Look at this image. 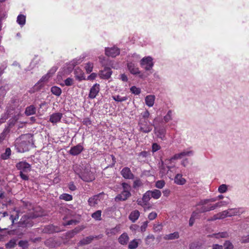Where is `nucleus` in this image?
Wrapping results in <instances>:
<instances>
[{
    "instance_id": "423d86ee",
    "label": "nucleus",
    "mask_w": 249,
    "mask_h": 249,
    "mask_svg": "<svg viewBox=\"0 0 249 249\" xmlns=\"http://www.w3.org/2000/svg\"><path fill=\"white\" fill-rule=\"evenodd\" d=\"M16 167L18 170L22 173H28L31 170V165L25 161L18 162L16 165Z\"/></svg>"
},
{
    "instance_id": "338daca9",
    "label": "nucleus",
    "mask_w": 249,
    "mask_h": 249,
    "mask_svg": "<svg viewBox=\"0 0 249 249\" xmlns=\"http://www.w3.org/2000/svg\"><path fill=\"white\" fill-rule=\"evenodd\" d=\"M157 216V214L156 213L152 212L149 214L148 217L149 220H154V219H155Z\"/></svg>"
},
{
    "instance_id": "2eb2a0df",
    "label": "nucleus",
    "mask_w": 249,
    "mask_h": 249,
    "mask_svg": "<svg viewBox=\"0 0 249 249\" xmlns=\"http://www.w3.org/2000/svg\"><path fill=\"white\" fill-rule=\"evenodd\" d=\"M83 146L79 144L72 147L69 151V153L72 156H76L79 155L83 150Z\"/></svg>"
},
{
    "instance_id": "a211bd4d",
    "label": "nucleus",
    "mask_w": 249,
    "mask_h": 249,
    "mask_svg": "<svg viewBox=\"0 0 249 249\" xmlns=\"http://www.w3.org/2000/svg\"><path fill=\"white\" fill-rule=\"evenodd\" d=\"M232 211L233 210L232 209H230L228 210L224 211L221 213H218L219 219H223L228 216L231 217L232 215H235L236 213H230V212Z\"/></svg>"
},
{
    "instance_id": "bb28decb",
    "label": "nucleus",
    "mask_w": 249,
    "mask_h": 249,
    "mask_svg": "<svg viewBox=\"0 0 249 249\" xmlns=\"http://www.w3.org/2000/svg\"><path fill=\"white\" fill-rule=\"evenodd\" d=\"M51 91L53 94L57 96H59L62 93L61 89L56 86L52 87L51 88Z\"/></svg>"
},
{
    "instance_id": "ddd939ff",
    "label": "nucleus",
    "mask_w": 249,
    "mask_h": 249,
    "mask_svg": "<svg viewBox=\"0 0 249 249\" xmlns=\"http://www.w3.org/2000/svg\"><path fill=\"white\" fill-rule=\"evenodd\" d=\"M63 117V114L60 112L53 113L50 117L49 121L53 124L59 122Z\"/></svg>"
},
{
    "instance_id": "ea45409f",
    "label": "nucleus",
    "mask_w": 249,
    "mask_h": 249,
    "mask_svg": "<svg viewBox=\"0 0 249 249\" xmlns=\"http://www.w3.org/2000/svg\"><path fill=\"white\" fill-rule=\"evenodd\" d=\"M142 117H141L139 120H148V118L150 115V113L149 111L146 110L143 113H141Z\"/></svg>"
},
{
    "instance_id": "f8f14e48",
    "label": "nucleus",
    "mask_w": 249,
    "mask_h": 249,
    "mask_svg": "<svg viewBox=\"0 0 249 249\" xmlns=\"http://www.w3.org/2000/svg\"><path fill=\"white\" fill-rule=\"evenodd\" d=\"M131 196V194L130 192L123 191L121 194L118 195L115 197V200L116 201H125L128 198H129Z\"/></svg>"
},
{
    "instance_id": "7ed1b4c3",
    "label": "nucleus",
    "mask_w": 249,
    "mask_h": 249,
    "mask_svg": "<svg viewBox=\"0 0 249 249\" xmlns=\"http://www.w3.org/2000/svg\"><path fill=\"white\" fill-rule=\"evenodd\" d=\"M149 122L148 120H139L138 126H139V130L144 133L150 132L152 129V124H148Z\"/></svg>"
},
{
    "instance_id": "58836bf2",
    "label": "nucleus",
    "mask_w": 249,
    "mask_h": 249,
    "mask_svg": "<svg viewBox=\"0 0 249 249\" xmlns=\"http://www.w3.org/2000/svg\"><path fill=\"white\" fill-rule=\"evenodd\" d=\"M201 244L199 242H193L190 244V249H200L201 247Z\"/></svg>"
},
{
    "instance_id": "4be33fe9",
    "label": "nucleus",
    "mask_w": 249,
    "mask_h": 249,
    "mask_svg": "<svg viewBox=\"0 0 249 249\" xmlns=\"http://www.w3.org/2000/svg\"><path fill=\"white\" fill-rule=\"evenodd\" d=\"M155 96L153 95H147L145 98V104L149 107H151L154 104Z\"/></svg>"
},
{
    "instance_id": "864d4df0",
    "label": "nucleus",
    "mask_w": 249,
    "mask_h": 249,
    "mask_svg": "<svg viewBox=\"0 0 249 249\" xmlns=\"http://www.w3.org/2000/svg\"><path fill=\"white\" fill-rule=\"evenodd\" d=\"M65 85L67 86H71L73 84V79L68 78L64 81Z\"/></svg>"
},
{
    "instance_id": "473e14b6",
    "label": "nucleus",
    "mask_w": 249,
    "mask_h": 249,
    "mask_svg": "<svg viewBox=\"0 0 249 249\" xmlns=\"http://www.w3.org/2000/svg\"><path fill=\"white\" fill-rule=\"evenodd\" d=\"M16 242L17 240L15 239H12L5 244V247L7 249L14 248L16 245Z\"/></svg>"
},
{
    "instance_id": "e433bc0d",
    "label": "nucleus",
    "mask_w": 249,
    "mask_h": 249,
    "mask_svg": "<svg viewBox=\"0 0 249 249\" xmlns=\"http://www.w3.org/2000/svg\"><path fill=\"white\" fill-rule=\"evenodd\" d=\"M151 196L150 195V190L147 191L142 196V199L144 202H146L147 204H148V202L150 199L151 198Z\"/></svg>"
},
{
    "instance_id": "4468645a",
    "label": "nucleus",
    "mask_w": 249,
    "mask_h": 249,
    "mask_svg": "<svg viewBox=\"0 0 249 249\" xmlns=\"http://www.w3.org/2000/svg\"><path fill=\"white\" fill-rule=\"evenodd\" d=\"M84 228L76 227L73 230L68 231L66 234V237L67 239L72 238L76 234L82 231Z\"/></svg>"
},
{
    "instance_id": "bf43d9fd",
    "label": "nucleus",
    "mask_w": 249,
    "mask_h": 249,
    "mask_svg": "<svg viewBox=\"0 0 249 249\" xmlns=\"http://www.w3.org/2000/svg\"><path fill=\"white\" fill-rule=\"evenodd\" d=\"M75 77L79 81L85 79L84 73L82 71L81 72H79L78 74H76L75 75Z\"/></svg>"
},
{
    "instance_id": "a878e982",
    "label": "nucleus",
    "mask_w": 249,
    "mask_h": 249,
    "mask_svg": "<svg viewBox=\"0 0 249 249\" xmlns=\"http://www.w3.org/2000/svg\"><path fill=\"white\" fill-rule=\"evenodd\" d=\"M179 238V233L178 232H174L172 233L166 235L164 239L166 240H173Z\"/></svg>"
},
{
    "instance_id": "4c0bfd02",
    "label": "nucleus",
    "mask_w": 249,
    "mask_h": 249,
    "mask_svg": "<svg viewBox=\"0 0 249 249\" xmlns=\"http://www.w3.org/2000/svg\"><path fill=\"white\" fill-rule=\"evenodd\" d=\"M155 240V236L153 234H149L145 239V244L149 245L152 242Z\"/></svg>"
},
{
    "instance_id": "f03ea898",
    "label": "nucleus",
    "mask_w": 249,
    "mask_h": 249,
    "mask_svg": "<svg viewBox=\"0 0 249 249\" xmlns=\"http://www.w3.org/2000/svg\"><path fill=\"white\" fill-rule=\"evenodd\" d=\"M80 167L81 170L80 172H77L79 178L85 182L92 181L94 179V177L89 169L87 167L83 168L81 166Z\"/></svg>"
},
{
    "instance_id": "79ce46f5",
    "label": "nucleus",
    "mask_w": 249,
    "mask_h": 249,
    "mask_svg": "<svg viewBox=\"0 0 249 249\" xmlns=\"http://www.w3.org/2000/svg\"><path fill=\"white\" fill-rule=\"evenodd\" d=\"M93 65L92 63L89 62L86 64L85 69L88 73L91 72L92 71Z\"/></svg>"
},
{
    "instance_id": "5701e85b",
    "label": "nucleus",
    "mask_w": 249,
    "mask_h": 249,
    "mask_svg": "<svg viewBox=\"0 0 249 249\" xmlns=\"http://www.w3.org/2000/svg\"><path fill=\"white\" fill-rule=\"evenodd\" d=\"M174 182L178 185H182L185 183L186 180L185 178H182L181 174H178L175 177Z\"/></svg>"
},
{
    "instance_id": "8fccbe9b",
    "label": "nucleus",
    "mask_w": 249,
    "mask_h": 249,
    "mask_svg": "<svg viewBox=\"0 0 249 249\" xmlns=\"http://www.w3.org/2000/svg\"><path fill=\"white\" fill-rule=\"evenodd\" d=\"M122 186L123 188V191L130 192L131 189V186L128 183L123 182L122 184Z\"/></svg>"
},
{
    "instance_id": "c756f323",
    "label": "nucleus",
    "mask_w": 249,
    "mask_h": 249,
    "mask_svg": "<svg viewBox=\"0 0 249 249\" xmlns=\"http://www.w3.org/2000/svg\"><path fill=\"white\" fill-rule=\"evenodd\" d=\"M82 62L81 59H73L72 61L70 62L68 66V69H73V68L77 64Z\"/></svg>"
},
{
    "instance_id": "052dcab7",
    "label": "nucleus",
    "mask_w": 249,
    "mask_h": 249,
    "mask_svg": "<svg viewBox=\"0 0 249 249\" xmlns=\"http://www.w3.org/2000/svg\"><path fill=\"white\" fill-rule=\"evenodd\" d=\"M82 123L83 124L88 126L91 124V121L90 120V118L88 117L85 118L82 121Z\"/></svg>"
},
{
    "instance_id": "aec40b11",
    "label": "nucleus",
    "mask_w": 249,
    "mask_h": 249,
    "mask_svg": "<svg viewBox=\"0 0 249 249\" xmlns=\"http://www.w3.org/2000/svg\"><path fill=\"white\" fill-rule=\"evenodd\" d=\"M127 68L130 73L132 74L140 73L139 69L135 66L134 64L131 62L127 64Z\"/></svg>"
},
{
    "instance_id": "69168bd1",
    "label": "nucleus",
    "mask_w": 249,
    "mask_h": 249,
    "mask_svg": "<svg viewBox=\"0 0 249 249\" xmlns=\"http://www.w3.org/2000/svg\"><path fill=\"white\" fill-rule=\"evenodd\" d=\"M148 222L147 221H145L142 223V225L141 227V231L142 232H144L145 231L147 227Z\"/></svg>"
},
{
    "instance_id": "393cba45",
    "label": "nucleus",
    "mask_w": 249,
    "mask_h": 249,
    "mask_svg": "<svg viewBox=\"0 0 249 249\" xmlns=\"http://www.w3.org/2000/svg\"><path fill=\"white\" fill-rule=\"evenodd\" d=\"M11 155V150L9 147L6 148L4 153L1 154V158L3 160H8Z\"/></svg>"
},
{
    "instance_id": "49530a36",
    "label": "nucleus",
    "mask_w": 249,
    "mask_h": 249,
    "mask_svg": "<svg viewBox=\"0 0 249 249\" xmlns=\"http://www.w3.org/2000/svg\"><path fill=\"white\" fill-rule=\"evenodd\" d=\"M45 230L46 232H48L49 233H53L55 232L54 229V226L53 225H48L45 228Z\"/></svg>"
},
{
    "instance_id": "39448f33",
    "label": "nucleus",
    "mask_w": 249,
    "mask_h": 249,
    "mask_svg": "<svg viewBox=\"0 0 249 249\" xmlns=\"http://www.w3.org/2000/svg\"><path fill=\"white\" fill-rule=\"evenodd\" d=\"M140 64L146 71H149L152 69L154 65L153 59L150 56L143 57L141 60Z\"/></svg>"
},
{
    "instance_id": "b1692460",
    "label": "nucleus",
    "mask_w": 249,
    "mask_h": 249,
    "mask_svg": "<svg viewBox=\"0 0 249 249\" xmlns=\"http://www.w3.org/2000/svg\"><path fill=\"white\" fill-rule=\"evenodd\" d=\"M36 108L34 105H30L25 108V114L26 116H30L35 114Z\"/></svg>"
},
{
    "instance_id": "f704fd0d",
    "label": "nucleus",
    "mask_w": 249,
    "mask_h": 249,
    "mask_svg": "<svg viewBox=\"0 0 249 249\" xmlns=\"http://www.w3.org/2000/svg\"><path fill=\"white\" fill-rule=\"evenodd\" d=\"M59 198L65 201H70L72 199V196L68 194H63L59 196Z\"/></svg>"
},
{
    "instance_id": "1a4fd4ad",
    "label": "nucleus",
    "mask_w": 249,
    "mask_h": 249,
    "mask_svg": "<svg viewBox=\"0 0 249 249\" xmlns=\"http://www.w3.org/2000/svg\"><path fill=\"white\" fill-rule=\"evenodd\" d=\"M121 174L125 179H132L134 178V175L131 172V170L127 167L124 168L122 170Z\"/></svg>"
},
{
    "instance_id": "dca6fc26",
    "label": "nucleus",
    "mask_w": 249,
    "mask_h": 249,
    "mask_svg": "<svg viewBox=\"0 0 249 249\" xmlns=\"http://www.w3.org/2000/svg\"><path fill=\"white\" fill-rule=\"evenodd\" d=\"M100 238H101L100 235L95 236H89L81 240L79 242V244L80 246L88 245L94 239H98Z\"/></svg>"
},
{
    "instance_id": "72a5a7b5",
    "label": "nucleus",
    "mask_w": 249,
    "mask_h": 249,
    "mask_svg": "<svg viewBox=\"0 0 249 249\" xmlns=\"http://www.w3.org/2000/svg\"><path fill=\"white\" fill-rule=\"evenodd\" d=\"M101 213L102 212L101 210H98L93 213L92 214L91 216L96 220H100L101 219Z\"/></svg>"
},
{
    "instance_id": "de8ad7c7",
    "label": "nucleus",
    "mask_w": 249,
    "mask_h": 249,
    "mask_svg": "<svg viewBox=\"0 0 249 249\" xmlns=\"http://www.w3.org/2000/svg\"><path fill=\"white\" fill-rule=\"evenodd\" d=\"M168 170H166V167L164 166L163 162H162V165L160 167V172L162 174H168V171L171 168L170 166H167Z\"/></svg>"
},
{
    "instance_id": "20e7f679",
    "label": "nucleus",
    "mask_w": 249,
    "mask_h": 249,
    "mask_svg": "<svg viewBox=\"0 0 249 249\" xmlns=\"http://www.w3.org/2000/svg\"><path fill=\"white\" fill-rule=\"evenodd\" d=\"M32 142L29 140H23L19 143L16 144V147L18 152H24L29 150Z\"/></svg>"
},
{
    "instance_id": "6ab92c4d",
    "label": "nucleus",
    "mask_w": 249,
    "mask_h": 249,
    "mask_svg": "<svg viewBox=\"0 0 249 249\" xmlns=\"http://www.w3.org/2000/svg\"><path fill=\"white\" fill-rule=\"evenodd\" d=\"M101 194L100 193L98 195H94L92 197L89 198L88 200L89 204L91 207L95 206V205L97 204L99 201L100 200L99 197Z\"/></svg>"
},
{
    "instance_id": "9d476101",
    "label": "nucleus",
    "mask_w": 249,
    "mask_h": 249,
    "mask_svg": "<svg viewBox=\"0 0 249 249\" xmlns=\"http://www.w3.org/2000/svg\"><path fill=\"white\" fill-rule=\"evenodd\" d=\"M105 53L108 56L114 57L120 54V50L116 47L108 48L106 49Z\"/></svg>"
},
{
    "instance_id": "3c124183",
    "label": "nucleus",
    "mask_w": 249,
    "mask_h": 249,
    "mask_svg": "<svg viewBox=\"0 0 249 249\" xmlns=\"http://www.w3.org/2000/svg\"><path fill=\"white\" fill-rule=\"evenodd\" d=\"M137 202L139 205H140L143 208L144 210L145 211H146V206L147 205V203H146V202H144L143 200L142 199V200L138 199L137 200Z\"/></svg>"
},
{
    "instance_id": "4d7b16f0",
    "label": "nucleus",
    "mask_w": 249,
    "mask_h": 249,
    "mask_svg": "<svg viewBox=\"0 0 249 249\" xmlns=\"http://www.w3.org/2000/svg\"><path fill=\"white\" fill-rule=\"evenodd\" d=\"M224 203H225L224 201L218 202L213 205H212V207L211 208H212V209H213V210H214V209H215L216 208H217L218 207H220L223 206L224 205Z\"/></svg>"
},
{
    "instance_id": "cd10ccee",
    "label": "nucleus",
    "mask_w": 249,
    "mask_h": 249,
    "mask_svg": "<svg viewBox=\"0 0 249 249\" xmlns=\"http://www.w3.org/2000/svg\"><path fill=\"white\" fill-rule=\"evenodd\" d=\"M17 21L21 26H23L25 24L26 17L23 15H19L17 17Z\"/></svg>"
},
{
    "instance_id": "603ef678",
    "label": "nucleus",
    "mask_w": 249,
    "mask_h": 249,
    "mask_svg": "<svg viewBox=\"0 0 249 249\" xmlns=\"http://www.w3.org/2000/svg\"><path fill=\"white\" fill-rule=\"evenodd\" d=\"M171 115V110H169L167 112V114L164 117V120L165 122H168L172 119Z\"/></svg>"
},
{
    "instance_id": "37998d69",
    "label": "nucleus",
    "mask_w": 249,
    "mask_h": 249,
    "mask_svg": "<svg viewBox=\"0 0 249 249\" xmlns=\"http://www.w3.org/2000/svg\"><path fill=\"white\" fill-rule=\"evenodd\" d=\"M165 184V182L163 180H158L156 182L155 186L159 189L162 188Z\"/></svg>"
},
{
    "instance_id": "09e8293b",
    "label": "nucleus",
    "mask_w": 249,
    "mask_h": 249,
    "mask_svg": "<svg viewBox=\"0 0 249 249\" xmlns=\"http://www.w3.org/2000/svg\"><path fill=\"white\" fill-rule=\"evenodd\" d=\"M227 190V186L226 184H222L218 188V191L220 193H224Z\"/></svg>"
},
{
    "instance_id": "c85d7f7f",
    "label": "nucleus",
    "mask_w": 249,
    "mask_h": 249,
    "mask_svg": "<svg viewBox=\"0 0 249 249\" xmlns=\"http://www.w3.org/2000/svg\"><path fill=\"white\" fill-rule=\"evenodd\" d=\"M150 192L151 197L155 199H158L161 196V192L159 190L155 189L153 191H150Z\"/></svg>"
},
{
    "instance_id": "7c9ffc66",
    "label": "nucleus",
    "mask_w": 249,
    "mask_h": 249,
    "mask_svg": "<svg viewBox=\"0 0 249 249\" xmlns=\"http://www.w3.org/2000/svg\"><path fill=\"white\" fill-rule=\"evenodd\" d=\"M139 245V243L137 239H133L130 241L128 244V248L129 249H135Z\"/></svg>"
},
{
    "instance_id": "5fc2aeb1",
    "label": "nucleus",
    "mask_w": 249,
    "mask_h": 249,
    "mask_svg": "<svg viewBox=\"0 0 249 249\" xmlns=\"http://www.w3.org/2000/svg\"><path fill=\"white\" fill-rule=\"evenodd\" d=\"M142 183L140 179L135 180L133 182V188H137L142 185Z\"/></svg>"
},
{
    "instance_id": "412c9836",
    "label": "nucleus",
    "mask_w": 249,
    "mask_h": 249,
    "mask_svg": "<svg viewBox=\"0 0 249 249\" xmlns=\"http://www.w3.org/2000/svg\"><path fill=\"white\" fill-rule=\"evenodd\" d=\"M140 214L139 211L135 210L131 212L128 218L132 222H135L139 218Z\"/></svg>"
},
{
    "instance_id": "680f3d73",
    "label": "nucleus",
    "mask_w": 249,
    "mask_h": 249,
    "mask_svg": "<svg viewBox=\"0 0 249 249\" xmlns=\"http://www.w3.org/2000/svg\"><path fill=\"white\" fill-rule=\"evenodd\" d=\"M26 173H22L19 172V176L24 180H28L29 179V176L25 174Z\"/></svg>"
},
{
    "instance_id": "2f4dec72",
    "label": "nucleus",
    "mask_w": 249,
    "mask_h": 249,
    "mask_svg": "<svg viewBox=\"0 0 249 249\" xmlns=\"http://www.w3.org/2000/svg\"><path fill=\"white\" fill-rule=\"evenodd\" d=\"M9 133L8 128H5L2 133L0 134V144L3 143V142L5 140L6 136Z\"/></svg>"
},
{
    "instance_id": "a18cd8bd",
    "label": "nucleus",
    "mask_w": 249,
    "mask_h": 249,
    "mask_svg": "<svg viewBox=\"0 0 249 249\" xmlns=\"http://www.w3.org/2000/svg\"><path fill=\"white\" fill-rule=\"evenodd\" d=\"M224 249H233V246L230 241H226L224 244Z\"/></svg>"
},
{
    "instance_id": "e2e57ef3",
    "label": "nucleus",
    "mask_w": 249,
    "mask_h": 249,
    "mask_svg": "<svg viewBox=\"0 0 249 249\" xmlns=\"http://www.w3.org/2000/svg\"><path fill=\"white\" fill-rule=\"evenodd\" d=\"M240 242L242 243H249V234L247 235V236H244L242 237L241 239L240 240Z\"/></svg>"
},
{
    "instance_id": "13d9d810",
    "label": "nucleus",
    "mask_w": 249,
    "mask_h": 249,
    "mask_svg": "<svg viewBox=\"0 0 249 249\" xmlns=\"http://www.w3.org/2000/svg\"><path fill=\"white\" fill-rule=\"evenodd\" d=\"M18 244L19 247H22L23 249L27 248L28 247V243L26 241L20 240Z\"/></svg>"
},
{
    "instance_id": "774afa93",
    "label": "nucleus",
    "mask_w": 249,
    "mask_h": 249,
    "mask_svg": "<svg viewBox=\"0 0 249 249\" xmlns=\"http://www.w3.org/2000/svg\"><path fill=\"white\" fill-rule=\"evenodd\" d=\"M160 146L156 143H154L152 144V151L155 152L159 150Z\"/></svg>"
},
{
    "instance_id": "f257e3e1",
    "label": "nucleus",
    "mask_w": 249,
    "mask_h": 249,
    "mask_svg": "<svg viewBox=\"0 0 249 249\" xmlns=\"http://www.w3.org/2000/svg\"><path fill=\"white\" fill-rule=\"evenodd\" d=\"M36 218L34 215L24 214L17 223L18 227L21 228H29L32 227L34 222L33 220Z\"/></svg>"
},
{
    "instance_id": "f3484780",
    "label": "nucleus",
    "mask_w": 249,
    "mask_h": 249,
    "mask_svg": "<svg viewBox=\"0 0 249 249\" xmlns=\"http://www.w3.org/2000/svg\"><path fill=\"white\" fill-rule=\"evenodd\" d=\"M129 238L127 233L124 232L118 238L119 243L122 245H126L127 244Z\"/></svg>"
},
{
    "instance_id": "6e6552de",
    "label": "nucleus",
    "mask_w": 249,
    "mask_h": 249,
    "mask_svg": "<svg viewBox=\"0 0 249 249\" xmlns=\"http://www.w3.org/2000/svg\"><path fill=\"white\" fill-rule=\"evenodd\" d=\"M112 73L111 69L108 67H105L103 70L99 71V75L100 78L104 79H108Z\"/></svg>"
},
{
    "instance_id": "0eeeda50",
    "label": "nucleus",
    "mask_w": 249,
    "mask_h": 249,
    "mask_svg": "<svg viewBox=\"0 0 249 249\" xmlns=\"http://www.w3.org/2000/svg\"><path fill=\"white\" fill-rule=\"evenodd\" d=\"M157 120V119L155 118L153 121V124H152V125L154 127L155 133L157 134L158 137L163 140L165 138L166 131L165 128L163 127H158V125L155 123Z\"/></svg>"
},
{
    "instance_id": "c9c22d12",
    "label": "nucleus",
    "mask_w": 249,
    "mask_h": 249,
    "mask_svg": "<svg viewBox=\"0 0 249 249\" xmlns=\"http://www.w3.org/2000/svg\"><path fill=\"white\" fill-rule=\"evenodd\" d=\"M112 97L114 100L118 102L125 101L127 99V96L121 97L119 95L116 96H112Z\"/></svg>"
},
{
    "instance_id": "c03bdc74",
    "label": "nucleus",
    "mask_w": 249,
    "mask_h": 249,
    "mask_svg": "<svg viewBox=\"0 0 249 249\" xmlns=\"http://www.w3.org/2000/svg\"><path fill=\"white\" fill-rule=\"evenodd\" d=\"M199 212L198 211V209L197 208L196 210L192 213V214L191 215V217L193 218L196 219H198L200 218V215H199Z\"/></svg>"
},
{
    "instance_id": "0e129e2a",
    "label": "nucleus",
    "mask_w": 249,
    "mask_h": 249,
    "mask_svg": "<svg viewBox=\"0 0 249 249\" xmlns=\"http://www.w3.org/2000/svg\"><path fill=\"white\" fill-rule=\"evenodd\" d=\"M57 69V68L56 67H53L49 71L47 74H49V76L51 77L55 72Z\"/></svg>"
},
{
    "instance_id": "6e6d98bb",
    "label": "nucleus",
    "mask_w": 249,
    "mask_h": 249,
    "mask_svg": "<svg viewBox=\"0 0 249 249\" xmlns=\"http://www.w3.org/2000/svg\"><path fill=\"white\" fill-rule=\"evenodd\" d=\"M53 239L50 238L46 240L44 243L46 246L53 248Z\"/></svg>"
},
{
    "instance_id": "9b49d317",
    "label": "nucleus",
    "mask_w": 249,
    "mask_h": 249,
    "mask_svg": "<svg viewBox=\"0 0 249 249\" xmlns=\"http://www.w3.org/2000/svg\"><path fill=\"white\" fill-rule=\"evenodd\" d=\"M99 87V84H95L91 88L89 94V98L94 99L96 97L100 91Z\"/></svg>"
},
{
    "instance_id": "a19ab883",
    "label": "nucleus",
    "mask_w": 249,
    "mask_h": 249,
    "mask_svg": "<svg viewBox=\"0 0 249 249\" xmlns=\"http://www.w3.org/2000/svg\"><path fill=\"white\" fill-rule=\"evenodd\" d=\"M130 91L135 94L139 95L141 93V89L140 88H137L136 86H132L130 89Z\"/></svg>"
}]
</instances>
